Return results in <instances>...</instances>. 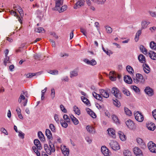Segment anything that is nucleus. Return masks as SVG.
<instances>
[{
    "label": "nucleus",
    "mask_w": 156,
    "mask_h": 156,
    "mask_svg": "<svg viewBox=\"0 0 156 156\" xmlns=\"http://www.w3.org/2000/svg\"><path fill=\"white\" fill-rule=\"evenodd\" d=\"M100 94H97L95 92H94L92 93L93 96L96 99L101 101L102 99V97L108 98L109 97V94L108 92L104 90L101 89L99 90Z\"/></svg>",
    "instance_id": "f257e3e1"
},
{
    "label": "nucleus",
    "mask_w": 156,
    "mask_h": 156,
    "mask_svg": "<svg viewBox=\"0 0 156 156\" xmlns=\"http://www.w3.org/2000/svg\"><path fill=\"white\" fill-rule=\"evenodd\" d=\"M27 94V92L26 91H23L21 92L20 97L18 98V102L19 103H21L22 101H24L23 103V105L24 106L27 105V103L28 101L27 99H26L25 96H26Z\"/></svg>",
    "instance_id": "f03ea898"
},
{
    "label": "nucleus",
    "mask_w": 156,
    "mask_h": 156,
    "mask_svg": "<svg viewBox=\"0 0 156 156\" xmlns=\"http://www.w3.org/2000/svg\"><path fill=\"white\" fill-rule=\"evenodd\" d=\"M44 148L46 153L49 154H51V152H53L55 151L54 145L51 143H49V146L48 144H45L44 146Z\"/></svg>",
    "instance_id": "7ed1b4c3"
},
{
    "label": "nucleus",
    "mask_w": 156,
    "mask_h": 156,
    "mask_svg": "<svg viewBox=\"0 0 156 156\" xmlns=\"http://www.w3.org/2000/svg\"><path fill=\"white\" fill-rule=\"evenodd\" d=\"M109 145L114 151H118L120 148V146L117 141L115 140H111L109 143Z\"/></svg>",
    "instance_id": "20e7f679"
},
{
    "label": "nucleus",
    "mask_w": 156,
    "mask_h": 156,
    "mask_svg": "<svg viewBox=\"0 0 156 156\" xmlns=\"http://www.w3.org/2000/svg\"><path fill=\"white\" fill-rule=\"evenodd\" d=\"M134 115L135 119L137 121L141 122L143 121L144 119L142 113L139 111L135 112Z\"/></svg>",
    "instance_id": "39448f33"
},
{
    "label": "nucleus",
    "mask_w": 156,
    "mask_h": 156,
    "mask_svg": "<svg viewBox=\"0 0 156 156\" xmlns=\"http://www.w3.org/2000/svg\"><path fill=\"white\" fill-rule=\"evenodd\" d=\"M147 146L149 150L151 152L156 153V144L152 141H150L148 143Z\"/></svg>",
    "instance_id": "423d86ee"
},
{
    "label": "nucleus",
    "mask_w": 156,
    "mask_h": 156,
    "mask_svg": "<svg viewBox=\"0 0 156 156\" xmlns=\"http://www.w3.org/2000/svg\"><path fill=\"white\" fill-rule=\"evenodd\" d=\"M101 151L104 156H110V151L105 146H103L101 147Z\"/></svg>",
    "instance_id": "0eeeda50"
},
{
    "label": "nucleus",
    "mask_w": 156,
    "mask_h": 156,
    "mask_svg": "<svg viewBox=\"0 0 156 156\" xmlns=\"http://www.w3.org/2000/svg\"><path fill=\"white\" fill-rule=\"evenodd\" d=\"M144 91L149 96H152L154 94L153 89L148 86L145 87Z\"/></svg>",
    "instance_id": "6e6552de"
},
{
    "label": "nucleus",
    "mask_w": 156,
    "mask_h": 156,
    "mask_svg": "<svg viewBox=\"0 0 156 156\" xmlns=\"http://www.w3.org/2000/svg\"><path fill=\"white\" fill-rule=\"evenodd\" d=\"M55 6L54 8V10L56 11H58L60 8L61 6L63 4V0H57L55 2Z\"/></svg>",
    "instance_id": "1a4fd4ad"
},
{
    "label": "nucleus",
    "mask_w": 156,
    "mask_h": 156,
    "mask_svg": "<svg viewBox=\"0 0 156 156\" xmlns=\"http://www.w3.org/2000/svg\"><path fill=\"white\" fill-rule=\"evenodd\" d=\"M85 0H79L74 6V8L76 9L81 6H83L84 4Z\"/></svg>",
    "instance_id": "9d476101"
},
{
    "label": "nucleus",
    "mask_w": 156,
    "mask_h": 156,
    "mask_svg": "<svg viewBox=\"0 0 156 156\" xmlns=\"http://www.w3.org/2000/svg\"><path fill=\"white\" fill-rule=\"evenodd\" d=\"M61 150L64 156H68L69 154V150L68 148L64 145L61 146Z\"/></svg>",
    "instance_id": "9b49d317"
},
{
    "label": "nucleus",
    "mask_w": 156,
    "mask_h": 156,
    "mask_svg": "<svg viewBox=\"0 0 156 156\" xmlns=\"http://www.w3.org/2000/svg\"><path fill=\"white\" fill-rule=\"evenodd\" d=\"M134 154L136 156H143V153L140 149L138 147H135L133 149Z\"/></svg>",
    "instance_id": "f8f14e48"
},
{
    "label": "nucleus",
    "mask_w": 156,
    "mask_h": 156,
    "mask_svg": "<svg viewBox=\"0 0 156 156\" xmlns=\"http://www.w3.org/2000/svg\"><path fill=\"white\" fill-rule=\"evenodd\" d=\"M112 92L114 96L117 98H119L120 96L119 90L116 87H114L112 88Z\"/></svg>",
    "instance_id": "ddd939ff"
},
{
    "label": "nucleus",
    "mask_w": 156,
    "mask_h": 156,
    "mask_svg": "<svg viewBox=\"0 0 156 156\" xmlns=\"http://www.w3.org/2000/svg\"><path fill=\"white\" fill-rule=\"evenodd\" d=\"M127 127L131 129H133L135 128L134 123L132 120L129 119L126 122Z\"/></svg>",
    "instance_id": "4468645a"
},
{
    "label": "nucleus",
    "mask_w": 156,
    "mask_h": 156,
    "mask_svg": "<svg viewBox=\"0 0 156 156\" xmlns=\"http://www.w3.org/2000/svg\"><path fill=\"white\" fill-rule=\"evenodd\" d=\"M107 131L108 134L111 137L113 138H116L115 131L113 129L111 128H108L107 130Z\"/></svg>",
    "instance_id": "2eb2a0df"
},
{
    "label": "nucleus",
    "mask_w": 156,
    "mask_h": 156,
    "mask_svg": "<svg viewBox=\"0 0 156 156\" xmlns=\"http://www.w3.org/2000/svg\"><path fill=\"white\" fill-rule=\"evenodd\" d=\"M83 61L87 64L91 66H94L97 64L96 61L94 59L89 60L88 59L86 58L84 59Z\"/></svg>",
    "instance_id": "dca6fc26"
},
{
    "label": "nucleus",
    "mask_w": 156,
    "mask_h": 156,
    "mask_svg": "<svg viewBox=\"0 0 156 156\" xmlns=\"http://www.w3.org/2000/svg\"><path fill=\"white\" fill-rule=\"evenodd\" d=\"M109 78L112 81H114L116 80V74L114 72L111 71L109 73Z\"/></svg>",
    "instance_id": "f3484780"
},
{
    "label": "nucleus",
    "mask_w": 156,
    "mask_h": 156,
    "mask_svg": "<svg viewBox=\"0 0 156 156\" xmlns=\"http://www.w3.org/2000/svg\"><path fill=\"white\" fill-rule=\"evenodd\" d=\"M147 125L148 129L150 130L154 131L155 129V125L152 122L148 123Z\"/></svg>",
    "instance_id": "a211bd4d"
},
{
    "label": "nucleus",
    "mask_w": 156,
    "mask_h": 156,
    "mask_svg": "<svg viewBox=\"0 0 156 156\" xmlns=\"http://www.w3.org/2000/svg\"><path fill=\"white\" fill-rule=\"evenodd\" d=\"M124 80L126 83L128 84H131L133 82L131 78L128 75H126L124 76Z\"/></svg>",
    "instance_id": "6ab92c4d"
},
{
    "label": "nucleus",
    "mask_w": 156,
    "mask_h": 156,
    "mask_svg": "<svg viewBox=\"0 0 156 156\" xmlns=\"http://www.w3.org/2000/svg\"><path fill=\"white\" fill-rule=\"evenodd\" d=\"M34 144L38 150H41L42 147L41 145L40 141L38 139H35L34 140Z\"/></svg>",
    "instance_id": "aec40b11"
},
{
    "label": "nucleus",
    "mask_w": 156,
    "mask_h": 156,
    "mask_svg": "<svg viewBox=\"0 0 156 156\" xmlns=\"http://www.w3.org/2000/svg\"><path fill=\"white\" fill-rule=\"evenodd\" d=\"M45 135L47 138L49 140H52V134L49 129H46Z\"/></svg>",
    "instance_id": "412c9836"
},
{
    "label": "nucleus",
    "mask_w": 156,
    "mask_h": 156,
    "mask_svg": "<svg viewBox=\"0 0 156 156\" xmlns=\"http://www.w3.org/2000/svg\"><path fill=\"white\" fill-rule=\"evenodd\" d=\"M87 113L93 118H95L96 115L90 109L87 108L86 109Z\"/></svg>",
    "instance_id": "4be33fe9"
},
{
    "label": "nucleus",
    "mask_w": 156,
    "mask_h": 156,
    "mask_svg": "<svg viewBox=\"0 0 156 156\" xmlns=\"http://www.w3.org/2000/svg\"><path fill=\"white\" fill-rule=\"evenodd\" d=\"M78 70H74L70 72V77L72 78L74 77H76L78 75Z\"/></svg>",
    "instance_id": "5701e85b"
},
{
    "label": "nucleus",
    "mask_w": 156,
    "mask_h": 156,
    "mask_svg": "<svg viewBox=\"0 0 156 156\" xmlns=\"http://www.w3.org/2000/svg\"><path fill=\"white\" fill-rule=\"evenodd\" d=\"M143 69L144 72L146 73H149L150 71V69L147 64L144 63L143 64Z\"/></svg>",
    "instance_id": "b1692460"
},
{
    "label": "nucleus",
    "mask_w": 156,
    "mask_h": 156,
    "mask_svg": "<svg viewBox=\"0 0 156 156\" xmlns=\"http://www.w3.org/2000/svg\"><path fill=\"white\" fill-rule=\"evenodd\" d=\"M149 57L153 60H156V53L152 51H150L149 52Z\"/></svg>",
    "instance_id": "393cba45"
},
{
    "label": "nucleus",
    "mask_w": 156,
    "mask_h": 156,
    "mask_svg": "<svg viewBox=\"0 0 156 156\" xmlns=\"http://www.w3.org/2000/svg\"><path fill=\"white\" fill-rule=\"evenodd\" d=\"M138 59L139 61L141 63L144 64L146 62L145 57L142 54H140L138 56Z\"/></svg>",
    "instance_id": "a878e982"
},
{
    "label": "nucleus",
    "mask_w": 156,
    "mask_h": 156,
    "mask_svg": "<svg viewBox=\"0 0 156 156\" xmlns=\"http://www.w3.org/2000/svg\"><path fill=\"white\" fill-rule=\"evenodd\" d=\"M118 134L120 140L122 141H125L126 139V136L124 135L123 133L119 131Z\"/></svg>",
    "instance_id": "bb28decb"
},
{
    "label": "nucleus",
    "mask_w": 156,
    "mask_h": 156,
    "mask_svg": "<svg viewBox=\"0 0 156 156\" xmlns=\"http://www.w3.org/2000/svg\"><path fill=\"white\" fill-rule=\"evenodd\" d=\"M126 69L128 73L131 75H133L134 71L133 68L130 66H127L126 67Z\"/></svg>",
    "instance_id": "cd10ccee"
},
{
    "label": "nucleus",
    "mask_w": 156,
    "mask_h": 156,
    "mask_svg": "<svg viewBox=\"0 0 156 156\" xmlns=\"http://www.w3.org/2000/svg\"><path fill=\"white\" fill-rule=\"evenodd\" d=\"M149 23L146 21H143L141 22V29L143 30L146 29Z\"/></svg>",
    "instance_id": "c85d7f7f"
},
{
    "label": "nucleus",
    "mask_w": 156,
    "mask_h": 156,
    "mask_svg": "<svg viewBox=\"0 0 156 156\" xmlns=\"http://www.w3.org/2000/svg\"><path fill=\"white\" fill-rule=\"evenodd\" d=\"M93 127L90 125H87L86 127V129L88 132L90 133H95V131H93Z\"/></svg>",
    "instance_id": "c756f323"
},
{
    "label": "nucleus",
    "mask_w": 156,
    "mask_h": 156,
    "mask_svg": "<svg viewBox=\"0 0 156 156\" xmlns=\"http://www.w3.org/2000/svg\"><path fill=\"white\" fill-rule=\"evenodd\" d=\"M136 78L140 81V83H143L144 82L143 77L141 74L137 73L136 74Z\"/></svg>",
    "instance_id": "7c9ffc66"
},
{
    "label": "nucleus",
    "mask_w": 156,
    "mask_h": 156,
    "mask_svg": "<svg viewBox=\"0 0 156 156\" xmlns=\"http://www.w3.org/2000/svg\"><path fill=\"white\" fill-rule=\"evenodd\" d=\"M38 136L41 141H44L45 140L44 136L41 132L39 131L38 133Z\"/></svg>",
    "instance_id": "2f4dec72"
},
{
    "label": "nucleus",
    "mask_w": 156,
    "mask_h": 156,
    "mask_svg": "<svg viewBox=\"0 0 156 156\" xmlns=\"http://www.w3.org/2000/svg\"><path fill=\"white\" fill-rule=\"evenodd\" d=\"M10 13L12 15H13L17 17V19H18V20L21 23H22V20L17 15L16 12H14L13 10H11L10 11Z\"/></svg>",
    "instance_id": "473e14b6"
},
{
    "label": "nucleus",
    "mask_w": 156,
    "mask_h": 156,
    "mask_svg": "<svg viewBox=\"0 0 156 156\" xmlns=\"http://www.w3.org/2000/svg\"><path fill=\"white\" fill-rule=\"evenodd\" d=\"M102 49L103 51L108 55L110 56L113 54L112 51L108 50V49H105L103 46L102 47Z\"/></svg>",
    "instance_id": "72a5a7b5"
},
{
    "label": "nucleus",
    "mask_w": 156,
    "mask_h": 156,
    "mask_svg": "<svg viewBox=\"0 0 156 156\" xmlns=\"http://www.w3.org/2000/svg\"><path fill=\"white\" fill-rule=\"evenodd\" d=\"M70 118L72 121L75 125H77L79 123V121L78 119L74 117L73 115L70 116Z\"/></svg>",
    "instance_id": "f704fd0d"
},
{
    "label": "nucleus",
    "mask_w": 156,
    "mask_h": 156,
    "mask_svg": "<svg viewBox=\"0 0 156 156\" xmlns=\"http://www.w3.org/2000/svg\"><path fill=\"white\" fill-rule=\"evenodd\" d=\"M112 119L113 122L116 124H118L119 123L117 117L115 115H113L112 116Z\"/></svg>",
    "instance_id": "c9c22d12"
},
{
    "label": "nucleus",
    "mask_w": 156,
    "mask_h": 156,
    "mask_svg": "<svg viewBox=\"0 0 156 156\" xmlns=\"http://www.w3.org/2000/svg\"><path fill=\"white\" fill-rule=\"evenodd\" d=\"M122 91L123 93L125 95L127 96H129L130 95V93L129 91L126 88L124 87L122 88Z\"/></svg>",
    "instance_id": "e433bc0d"
},
{
    "label": "nucleus",
    "mask_w": 156,
    "mask_h": 156,
    "mask_svg": "<svg viewBox=\"0 0 156 156\" xmlns=\"http://www.w3.org/2000/svg\"><path fill=\"white\" fill-rule=\"evenodd\" d=\"M73 111L75 113L78 115L80 114V111L78 108L76 106H74L73 107Z\"/></svg>",
    "instance_id": "4c0bfd02"
},
{
    "label": "nucleus",
    "mask_w": 156,
    "mask_h": 156,
    "mask_svg": "<svg viewBox=\"0 0 156 156\" xmlns=\"http://www.w3.org/2000/svg\"><path fill=\"white\" fill-rule=\"evenodd\" d=\"M125 113L127 115L130 116L132 115L131 111L127 108L125 107L124 108Z\"/></svg>",
    "instance_id": "58836bf2"
},
{
    "label": "nucleus",
    "mask_w": 156,
    "mask_h": 156,
    "mask_svg": "<svg viewBox=\"0 0 156 156\" xmlns=\"http://www.w3.org/2000/svg\"><path fill=\"white\" fill-rule=\"evenodd\" d=\"M81 99L82 101L85 104L88 105L90 104L89 100L87 98L83 96L81 97Z\"/></svg>",
    "instance_id": "ea45409f"
},
{
    "label": "nucleus",
    "mask_w": 156,
    "mask_h": 156,
    "mask_svg": "<svg viewBox=\"0 0 156 156\" xmlns=\"http://www.w3.org/2000/svg\"><path fill=\"white\" fill-rule=\"evenodd\" d=\"M124 156H132L131 152L128 150H125L123 151Z\"/></svg>",
    "instance_id": "a19ab883"
},
{
    "label": "nucleus",
    "mask_w": 156,
    "mask_h": 156,
    "mask_svg": "<svg viewBox=\"0 0 156 156\" xmlns=\"http://www.w3.org/2000/svg\"><path fill=\"white\" fill-rule=\"evenodd\" d=\"M68 122H66V121H64L63 119L60 120V123L62 126L64 128H66L68 126L67 124Z\"/></svg>",
    "instance_id": "79ce46f5"
},
{
    "label": "nucleus",
    "mask_w": 156,
    "mask_h": 156,
    "mask_svg": "<svg viewBox=\"0 0 156 156\" xmlns=\"http://www.w3.org/2000/svg\"><path fill=\"white\" fill-rule=\"evenodd\" d=\"M48 72L53 75H57L58 74V72L57 70H48Z\"/></svg>",
    "instance_id": "37998d69"
},
{
    "label": "nucleus",
    "mask_w": 156,
    "mask_h": 156,
    "mask_svg": "<svg viewBox=\"0 0 156 156\" xmlns=\"http://www.w3.org/2000/svg\"><path fill=\"white\" fill-rule=\"evenodd\" d=\"M67 8V6L66 5H65L62 6L58 10L59 12L61 13L63 12L66 11Z\"/></svg>",
    "instance_id": "c03bdc74"
},
{
    "label": "nucleus",
    "mask_w": 156,
    "mask_h": 156,
    "mask_svg": "<svg viewBox=\"0 0 156 156\" xmlns=\"http://www.w3.org/2000/svg\"><path fill=\"white\" fill-rule=\"evenodd\" d=\"M113 103L114 105L117 107H119L120 106V103L117 99H113Z\"/></svg>",
    "instance_id": "a18cd8bd"
},
{
    "label": "nucleus",
    "mask_w": 156,
    "mask_h": 156,
    "mask_svg": "<svg viewBox=\"0 0 156 156\" xmlns=\"http://www.w3.org/2000/svg\"><path fill=\"white\" fill-rule=\"evenodd\" d=\"M140 50L144 54H146L147 53V51L146 49L143 45H140Z\"/></svg>",
    "instance_id": "49530a36"
},
{
    "label": "nucleus",
    "mask_w": 156,
    "mask_h": 156,
    "mask_svg": "<svg viewBox=\"0 0 156 156\" xmlns=\"http://www.w3.org/2000/svg\"><path fill=\"white\" fill-rule=\"evenodd\" d=\"M106 32L107 33L111 34L112 31V29L108 26H106L105 27Z\"/></svg>",
    "instance_id": "de8ad7c7"
},
{
    "label": "nucleus",
    "mask_w": 156,
    "mask_h": 156,
    "mask_svg": "<svg viewBox=\"0 0 156 156\" xmlns=\"http://www.w3.org/2000/svg\"><path fill=\"white\" fill-rule=\"evenodd\" d=\"M131 88L136 93H139L140 92V89L139 88L135 86H132Z\"/></svg>",
    "instance_id": "09e8293b"
},
{
    "label": "nucleus",
    "mask_w": 156,
    "mask_h": 156,
    "mask_svg": "<svg viewBox=\"0 0 156 156\" xmlns=\"http://www.w3.org/2000/svg\"><path fill=\"white\" fill-rule=\"evenodd\" d=\"M150 47L153 49H156V44L154 41H151L150 43Z\"/></svg>",
    "instance_id": "8fccbe9b"
},
{
    "label": "nucleus",
    "mask_w": 156,
    "mask_h": 156,
    "mask_svg": "<svg viewBox=\"0 0 156 156\" xmlns=\"http://www.w3.org/2000/svg\"><path fill=\"white\" fill-rule=\"evenodd\" d=\"M35 31L37 33L43 32V31H44V29L42 27H38L35 30Z\"/></svg>",
    "instance_id": "3c124183"
},
{
    "label": "nucleus",
    "mask_w": 156,
    "mask_h": 156,
    "mask_svg": "<svg viewBox=\"0 0 156 156\" xmlns=\"http://www.w3.org/2000/svg\"><path fill=\"white\" fill-rule=\"evenodd\" d=\"M38 73H29L26 75V77L27 78H31L33 76H36V74H37Z\"/></svg>",
    "instance_id": "603ef678"
},
{
    "label": "nucleus",
    "mask_w": 156,
    "mask_h": 156,
    "mask_svg": "<svg viewBox=\"0 0 156 156\" xmlns=\"http://www.w3.org/2000/svg\"><path fill=\"white\" fill-rule=\"evenodd\" d=\"M136 141L137 143L140 145H144V142L143 140L140 138H138L136 139Z\"/></svg>",
    "instance_id": "864d4df0"
},
{
    "label": "nucleus",
    "mask_w": 156,
    "mask_h": 156,
    "mask_svg": "<svg viewBox=\"0 0 156 156\" xmlns=\"http://www.w3.org/2000/svg\"><path fill=\"white\" fill-rule=\"evenodd\" d=\"M49 128L52 132H55V126L53 124H50L49 125Z\"/></svg>",
    "instance_id": "5fc2aeb1"
},
{
    "label": "nucleus",
    "mask_w": 156,
    "mask_h": 156,
    "mask_svg": "<svg viewBox=\"0 0 156 156\" xmlns=\"http://www.w3.org/2000/svg\"><path fill=\"white\" fill-rule=\"evenodd\" d=\"M9 57L7 56H5V58H4V64L6 65L7 63H9Z\"/></svg>",
    "instance_id": "6e6d98bb"
},
{
    "label": "nucleus",
    "mask_w": 156,
    "mask_h": 156,
    "mask_svg": "<svg viewBox=\"0 0 156 156\" xmlns=\"http://www.w3.org/2000/svg\"><path fill=\"white\" fill-rule=\"evenodd\" d=\"M63 117L64 121H66V122H70L69 118L67 115H64L63 116Z\"/></svg>",
    "instance_id": "4d7b16f0"
},
{
    "label": "nucleus",
    "mask_w": 156,
    "mask_h": 156,
    "mask_svg": "<svg viewBox=\"0 0 156 156\" xmlns=\"http://www.w3.org/2000/svg\"><path fill=\"white\" fill-rule=\"evenodd\" d=\"M17 10L20 14L21 17H22L23 16V11L22 8L20 6H19L17 9Z\"/></svg>",
    "instance_id": "13d9d810"
},
{
    "label": "nucleus",
    "mask_w": 156,
    "mask_h": 156,
    "mask_svg": "<svg viewBox=\"0 0 156 156\" xmlns=\"http://www.w3.org/2000/svg\"><path fill=\"white\" fill-rule=\"evenodd\" d=\"M18 136L19 137L22 139L24 138L25 134L23 133L21 131H18Z\"/></svg>",
    "instance_id": "bf43d9fd"
},
{
    "label": "nucleus",
    "mask_w": 156,
    "mask_h": 156,
    "mask_svg": "<svg viewBox=\"0 0 156 156\" xmlns=\"http://www.w3.org/2000/svg\"><path fill=\"white\" fill-rule=\"evenodd\" d=\"M51 96L52 99L55 97V90L53 88H52L51 90Z\"/></svg>",
    "instance_id": "052dcab7"
},
{
    "label": "nucleus",
    "mask_w": 156,
    "mask_h": 156,
    "mask_svg": "<svg viewBox=\"0 0 156 156\" xmlns=\"http://www.w3.org/2000/svg\"><path fill=\"white\" fill-rule=\"evenodd\" d=\"M94 26L96 27L98 31L99 34H100L101 33L99 30V24L98 22H95L94 23Z\"/></svg>",
    "instance_id": "680f3d73"
},
{
    "label": "nucleus",
    "mask_w": 156,
    "mask_h": 156,
    "mask_svg": "<svg viewBox=\"0 0 156 156\" xmlns=\"http://www.w3.org/2000/svg\"><path fill=\"white\" fill-rule=\"evenodd\" d=\"M61 80L62 81H65V82H68L69 80V78L67 76H63L61 79Z\"/></svg>",
    "instance_id": "e2e57ef3"
},
{
    "label": "nucleus",
    "mask_w": 156,
    "mask_h": 156,
    "mask_svg": "<svg viewBox=\"0 0 156 156\" xmlns=\"http://www.w3.org/2000/svg\"><path fill=\"white\" fill-rule=\"evenodd\" d=\"M60 107L61 110L63 112L65 113L67 112L66 109L65 108L64 106L62 105H61Z\"/></svg>",
    "instance_id": "0e129e2a"
},
{
    "label": "nucleus",
    "mask_w": 156,
    "mask_h": 156,
    "mask_svg": "<svg viewBox=\"0 0 156 156\" xmlns=\"http://www.w3.org/2000/svg\"><path fill=\"white\" fill-rule=\"evenodd\" d=\"M54 119L55 121L56 122L58 123H59V120L58 118V115L56 114H55L54 115Z\"/></svg>",
    "instance_id": "69168bd1"
},
{
    "label": "nucleus",
    "mask_w": 156,
    "mask_h": 156,
    "mask_svg": "<svg viewBox=\"0 0 156 156\" xmlns=\"http://www.w3.org/2000/svg\"><path fill=\"white\" fill-rule=\"evenodd\" d=\"M41 54H35L34 55V57L35 59H38L40 60L41 58Z\"/></svg>",
    "instance_id": "338daca9"
},
{
    "label": "nucleus",
    "mask_w": 156,
    "mask_h": 156,
    "mask_svg": "<svg viewBox=\"0 0 156 156\" xmlns=\"http://www.w3.org/2000/svg\"><path fill=\"white\" fill-rule=\"evenodd\" d=\"M0 131L6 135H8V133L6 130L4 128H1Z\"/></svg>",
    "instance_id": "774afa93"
}]
</instances>
